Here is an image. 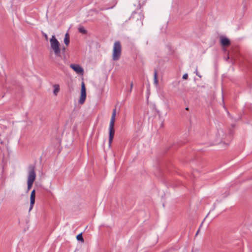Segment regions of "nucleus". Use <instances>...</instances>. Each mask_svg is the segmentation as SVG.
<instances>
[{
	"label": "nucleus",
	"mask_w": 252,
	"mask_h": 252,
	"mask_svg": "<svg viewBox=\"0 0 252 252\" xmlns=\"http://www.w3.org/2000/svg\"><path fill=\"white\" fill-rule=\"evenodd\" d=\"M188 78V74L187 73H186V74L183 75V79H187Z\"/></svg>",
	"instance_id": "f3484780"
},
{
	"label": "nucleus",
	"mask_w": 252,
	"mask_h": 252,
	"mask_svg": "<svg viewBox=\"0 0 252 252\" xmlns=\"http://www.w3.org/2000/svg\"><path fill=\"white\" fill-rule=\"evenodd\" d=\"M122 53V46L119 41H116L113 46L112 58L115 61L120 59Z\"/></svg>",
	"instance_id": "7ed1b4c3"
},
{
	"label": "nucleus",
	"mask_w": 252,
	"mask_h": 252,
	"mask_svg": "<svg viewBox=\"0 0 252 252\" xmlns=\"http://www.w3.org/2000/svg\"><path fill=\"white\" fill-rule=\"evenodd\" d=\"M195 73H196V74L199 77H201V76H200L198 74V72H197V69H196V71H195Z\"/></svg>",
	"instance_id": "aec40b11"
},
{
	"label": "nucleus",
	"mask_w": 252,
	"mask_h": 252,
	"mask_svg": "<svg viewBox=\"0 0 252 252\" xmlns=\"http://www.w3.org/2000/svg\"><path fill=\"white\" fill-rule=\"evenodd\" d=\"M70 67L77 73L83 74L84 72L83 68L79 64H70Z\"/></svg>",
	"instance_id": "6e6552de"
},
{
	"label": "nucleus",
	"mask_w": 252,
	"mask_h": 252,
	"mask_svg": "<svg viewBox=\"0 0 252 252\" xmlns=\"http://www.w3.org/2000/svg\"><path fill=\"white\" fill-rule=\"evenodd\" d=\"M218 134L220 138H221V142H223L224 143H225V141H223L222 139H225L226 138H228L227 141H229L231 138V135H232V131H230V132L228 134H226L224 133L223 130L221 129H220L218 130Z\"/></svg>",
	"instance_id": "0eeeda50"
},
{
	"label": "nucleus",
	"mask_w": 252,
	"mask_h": 252,
	"mask_svg": "<svg viewBox=\"0 0 252 252\" xmlns=\"http://www.w3.org/2000/svg\"><path fill=\"white\" fill-rule=\"evenodd\" d=\"M54 88L53 93L55 95H57L60 91V86L58 84H55L54 85Z\"/></svg>",
	"instance_id": "f8f14e48"
},
{
	"label": "nucleus",
	"mask_w": 252,
	"mask_h": 252,
	"mask_svg": "<svg viewBox=\"0 0 252 252\" xmlns=\"http://www.w3.org/2000/svg\"><path fill=\"white\" fill-rule=\"evenodd\" d=\"M64 43L66 45L68 46L69 44L70 38H69V34L68 33H66L65 34L64 38Z\"/></svg>",
	"instance_id": "9b49d317"
},
{
	"label": "nucleus",
	"mask_w": 252,
	"mask_h": 252,
	"mask_svg": "<svg viewBox=\"0 0 252 252\" xmlns=\"http://www.w3.org/2000/svg\"><path fill=\"white\" fill-rule=\"evenodd\" d=\"M78 31L84 34H86L87 33V31L83 27H79L78 28Z\"/></svg>",
	"instance_id": "4468645a"
},
{
	"label": "nucleus",
	"mask_w": 252,
	"mask_h": 252,
	"mask_svg": "<svg viewBox=\"0 0 252 252\" xmlns=\"http://www.w3.org/2000/svg\"><path fill=\"white\" fill-rule=\"evenodd\" d=\"M76 238L78 241H81L82 242H84V241L82 233L78 234L76 236Z\"/></svg>",
	"instance_id": "2eb2a0df"
},
{
	"label": "nucleus",
	"mask_w": 252,
	"mask_h": 252,
	"mask_svg": "<svg viewBox=\"0 0 252 252\" xmlns=\"http://www.w3.org/2000/svg\"><path fill=\"white\" fill-rule=\"evenodd\" d=\"M35 166L30 164L28 167V177L27 182L33 183L36 178Z\"/></svg>",
	"instance_id": "39448f33"
},
{
	"label": "nucleus",
	"mask_w": 252,
	"mask_h": 252,
	"mask_svg": "<svg viewBox=\"0 0 252 252\" xmlns=\"http://www.w3.org/2000/svg\"><path fill=\"white\" fill-rule=\"evenodd\" d=\"M35 189H33L32 190L31 194V196H30L31 202H30V207L29 208V211H31L33 208V205L35 203Z\"/></svg>",
	"instance_id": "9d476101"
},
{
	"label": "nucleus",
	"mask_w": 252,
	"mask_h": 252,
	"mask_svg": "<svg viewBox=\"0 0 252 252\" xmlns=\"http://www.w3.org/2000/svg\"><path fill=\"white\" fill-rule=\"evenodd\" d=\"M144 18V16L142 13L133 12L129 19L137 26H142Z\"/></svg>",
	"instance_id": "20e7f679"
},
{
	"label": "nucleus",
	"mask_w": 252,
	"mask_h": 252,
	"mask_svg": "<svg viewBox=\"0 0 252 252\" xmlns=\"http://www.w3.org/2000/svg\"><path fill=\"white\" fill-rule=\"evenodd\" d=\"M86 90L85 84L83 82L81 84V96L79 100V103L82 104L84 103L86 98Z\"/></svg>",
	"instance_id": "423d86ee"
},
{
	"label": "nucleus",
	"mask_w": 252,
	"mask_h": 252,
	"mask_svg": "<svg viewBox=\"0 0 252 252\" xmlns=\"http://www.w3.org/2000/svg\"><path fill=\"white\" fill-rule=\"evenodd\" d=\"M133 87V82H131L130 83V89L132 90Z\"/></svg>",
	"instance_id": "6ab92c4d"
},
{
	"label": "nucleus",
	"mask_w": 252,
	"mask_h": 252,
	"mask_svg": "<svg viewBox=\"0 0 252 252\" xmlns=\"http://www.w3.org/2000/svg\"><path fill=\"white\" fill-rule=\"evenodd\" d=\"M220 42L221 45L223 47H227L230 45V40L224 36H221L220 37Z\"/></svg>",
	"instance_id": "1a4fd4ad"
},
{
	"label": "nucleus",
	"mask_w": 252,
	"mask_h": 252,
	"mask_svg": "<svg viewBox=\"0 0 252 252\" xmlns=\"http://www.w3.org/2000/svg\"><path fill=\"white\" fill-rule=\"evenodd\" d=\"M131 91H132V90H131L130 89V90H129V91H128V93H130L131 92Z\"/></svg>",
	"instance_id": "b1692460"
},
{
	"label": "nucleus",
	"mask_w": 252,
	"mask_h": 252,
	"mask_svg": "<svg viewBox=\"0 0 252 252\" xmlns=\"http://www.w3.org/2000/svg\"><path fill=\"white\" fill-rule=\"evenodd\" d=\"M186 110H187V111H188V110H189V107H186Z\"/></svg>",
	"instance_id": "393cba45"
},
{
	"label": "nucleus",
	"mask_w": 252,
	"mask_h": 252,
	"mask_svg": "<svg viewBox=\"0 0 252 252\" xmlns=\"http://www.w3.org/2000/svg\"><path fill=\"white\" fill-rule=\"evenodd\" d=\"M229 56H228L226 58V59H225V60H226V61H228V60H229Z\"/></svg>",
	"instance_id": "4be33fe9"
},
{
	"label": "nucleus",
	"mask_w": 252,
	"mask_h": 252,
	"mask_svg": "<svg viewBox=\"0 0 252 252\" xmlns=\"http://www.w3.org/2000/svg\"><path fill=\"white\" fill-rule=\"evenodd\" d=\"M199 230H200V228H199V229L197 230V231L196 232V235H197L199 233Z\"/></svg>",
	"instance_id": "412c9836"
},
{
	"label": "nucleus",
	"mask_w": 252,
	"mask_h": 252,
	"mask_svg": "<svg viewBox=\"0 0 252 252\" xmlns=\"http://www.w3.org/2000/svg\"><path fill=\"white\" fill-rule=\"evenodd\" d=\"M33 183L27 182L28 184V191H29L32 188Z\"/></svg>",
	"instance_id": "dca6fc26"
},
{
	"label": "nucleus",
	"mask_w": 252,
	"mask_h": 252,
	"mask_svg": "<svg viewBox=\"0 0 252 252\" xmlns=\"http://www.w3.org/2000/svg\"><path fill=\"white\" fill-rule=\"evenodd\" d=\"M116 114V109H114L113 110L112 115L111 118V121L109 124V143L108 146L110 147L111 146V144L113 141V139L114 138V136L115 134V129H114V124L115 120V117Z\"/></svg>",
	"instance_id": "f257e3e1"
},
{
	"label": "nucleus",
	"mask_w": 252,
	"mask_h": 252,
	"mask_svg": "<svg viewBox=\"0 0 252 252\" xmlns=\"http://www.w3.org/2000/svg\"><path fill=\"white\" fill-rule=\"evenodd\" d=\"M63 51H65V47H63Z\"/></svg>",
	"instance_id": "5701e85b"
},
{
	"label": "nucleus",
	"mask_w": 252,
	"mask_h": 252,
	"mask_svg": "<svg viewBox=\"0 0 252 252\" xmlns=\"http://www.w3.org/2000/svg\"><path fill=\"white\" fill-rule=\"evenodd\" d=\"M50 46L51 49L53 50L55 55L57 57L60 56L61 49L60 48V42L56 39L55 35H53L50 40Z\"/></svg>",
	"instance_id": "f03ea898"
},
{
	"label": "nucleus",
	"mask_w": 252,
	"mask_h": 252,
	"mask_svg": "<svg viewBox=\"0 0 252 252\" xmlns=\"http://www.w3.org/2000/svg\"><path fill=\"white\" fill-rule=\"evenodd\" d=\"M43 35L45 37V39L46 40H47L48 39V36H47V35L46 33H43Z\"/></svg>",
	"instance_id": "a211bd4d"
},
{
	"label": "nucleus",
	"mask_w": 252,
	"mask_h": 252,
	"mask_svg": "<svg viewBox=\"0 0 252 252\" xmlns=\"http://www.w3.org/2000/svg\"><path fill=\"white\" fill-rule=\"evenodd\" d=\"M154 83L157 85L158 84V72L156 70L154 71Z\"/></svg>",
	"instance_id": "ddd939ff"
}]
</instances>
